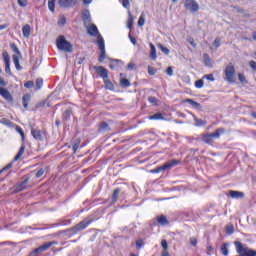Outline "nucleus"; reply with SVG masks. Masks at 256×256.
I'll return each instance as SVG.
<instances>
[{"mask_svg": "<svg viewBox=\"0 0 256 256\" xmlns=\"http://www.w3.org/2000/svg\"><path fill=\"white\" fill-rule=\"evenodd\" d=\"M24 87L26 89H33V87H35V83L33 81H27L25 84H24Z\"/></svg>", "mask_w": 256, "mask_h": 256, "instance_id": "obj_42", "label": "nucleus"}, {"mask_svg": "<svg viewBox=\"0 0 256 256\" xmlns=\"http://www.w3.org/2000/svg\"><path fill=\"white\" fill-rule=\"evenodd\" d=\"M31 135L36 139V141H43V132H41V130L32 128Z\"/></svg>", "mask_w": 256, "mask_h": 256, "instance_id": "obj_13", "label": "nucleus"}, {"mask_svg": "<svg viewBox=\"0 0 256 256\" xmlns=\"http://www.w3.org/2000/svg\"><path fill=\"white\" fill-rule=\"evenodd\" d=\"M5 71L7 75H13V73L11 72V63H5Z\"/></svg>", "mask_w": 256, "mask_h": 256, "instance_id": "obj_43", "label": "nucleus"}, {"mask_svg": "<svg viewBox=\"0 0 256 256\" xmlns=\"http://www.w3.org/2000/svg\"><path fill=\"white\" fill-rule=\"evenodd\" d=\"M220 45H221V39L216 38V39L214 40V42H213V46H214V47H220Z\"/></svg>", "mask_w": 256, "mask_h": 256, "instance_id": "obj_54", "label": "nucleus"}, {"mask_svg": "<svg viewBox=\"0 0 256 256\" xmlns=\"http://www.w3.org/2000/svg\"><path fill=\"white\" fill-rule=\"evenodd\" d=\"M229 243L225 242L222 244L221 248H220V252L224 255L227 256L229 255Z\"/></svg>", "mask_w": 256, "mask_h": 256, "instance_id": "obj_27", "label": "nucleus"}, {"mask_svg": "<svg viewBox=\"0 0 256 256\" xmlns=\"http://www.w3.org/2000/svg\"><path fill=\"white\" fill-rule=\"evenodd\" d=\"M17 131L21 135L22 140H24L25 139V132L23 131V129L21 127H17Z\"/></svg>", "mask_w": 256, "mask_h": 256, "instance_id": "obj_52", "label": "nucleus"}, {"mask_svg": "<svg viewBox=\"0 0 256 256\" xmlns=\"http://www.w3.org/2000/svg\"><path fill=\"white\" fill-rule=\"evenodd\" d=\"M188 43H190V45L195 49V47H197V44L195 43V41L193 40V38H188L187 39Z\"/></svg>", "mask_w": 256, "mask_h": 256, "instance_id": "obj_56", "label": "nucleus"}, {"mask_svg": "<svg viewBox=\"0 0 256 256\" xmlns=\"http://www.w3.org/2000/svg\"><path fill=\"white\" fill-rule=\"evenodd\" d=\"M167 75H169V77H173V67L169 66L166 70Z\"/></svg>", "mask_w": 256, "mask_h": 256, "instance_id": "obj_53", "label": "nucleus"}, {"mask_svg": "<svg viewBox=\"0 0 256 256\" xmlns=\"http://www.w3.org/2000/svg\"><path fill=\"white\" fill-rule=\"evenodd\" d=\"M148 101L149 103H151L152 105H157V98L155 96H150L148 97Z\"/></svg>", "mask_w": 256, "mask_h": 256, "instance_id": "obj_48", "label": "nucleus"}, {"mask_svg": "<svg viewBox=\"0 0 256 256\" xmlns=\"http://www.w3.org/2000/svg\"><path fill=\"white\" fill-rule=\"evenodd\" d=\"M29 101H31V94H25V95L22 97V103H23L24 109H28V107H29Z\"/></svg>", "mask_w": 256, "mask_h": 256, "instance_id": "obj_21", "label": "nucleus"}, {"mask_svg": "<svg viewBox=\"0 0 256 256\" xmlns=\"http://www.w3.org/2000/svg\"><path fill=\"white\" fill-rule=\"evenodd\" d=\"M0 95L1 97H3V99L8 101V103H11L13 101V96L11 95V92L7 90V88L0 87Z\"/></svg>", "mask_w": 256, "mask_h": 256, "instance_id": "obj_12", "label": "nucleus"}, {"mask_svg": "<svg viewBox=\"0 0 256 256\" xmlns=\"http://www.w3.org/2000/svg\"><path fill=\"white\" fill-rule=\"evenodd\" d=\"M111 62H110V65H109V67H110V69H115V68H117V67H121V65H123V61H121V60H119V59H111L110 60Z\"/></svg>", "mask_w": 256, "mask_h": 256, "instance_id": "obj_19", "label": "nucleus"}, {"mask_svg": "<svg viewBox=\"0 0 256 256\" xmlns=\"http://www.w3.org/2000/svg\"><path fill=\"white\" fill-rule=\"evenodd\" d=\"M150 57L152 61H155L157 59V49L155 48V45H153V43H150Z\"/></svg>", "mask_w": 256, "mask_h": 256, "instance_id": "obj_22", "label": "nucleus"}, {"mask_svg": "<svg viewBox=\"0 0 256 256\" xmlns=\"http://www.w3.org/2000/svg\"><path fill=\"white\" fill-rule=\"evenodd\" d=\"M192 117L195 121L196 127H205V125H207V121L197 118V116H195L194 114H192Z\"/></svg>", "mask_w": 256, "mask_h": 256, "instance_id": "obj_20", "label": "nucleus"}, {"mask_svg": "<svg viewBox=\"0 0 256 256\" xmlns=\"http://www.w3.org/2000/svg\"><path fill=\"white\" fill-rule=\"evenodd\" d=\"M122 7H124V9H130L131 8V0H123Z\"/></svg>", "mask_w": 256, "mask_h": 256, "instance_id": "obj_41", "label": "nucleus"}, {"mask_svg": "<svg viewBox=\"0 0 256 256\" xmlns=\"http://www.w3.org/2000/svg\"><path fill=\"white\" fill-rule=\"evenodd\" d=\"M223 133H225V128H218L214 133L203 134L202 141L206 145H213L215 139H219Z\"/></svg>", "mask_w": 256, "mask_h": 256, "instance_id": "obj_3", "label": "nucleus"}, {"mask_svg": "<svg viewBox=\"0 0 256 256\" xmlns=\"http://www.w3.org/2000/svg\"><path fill=\"white\" fill-rule=\"evenodd\" d=\"M127 69H128L129 71H132V69H135V64H134V63H129V64L127 65Z\"/></svg>", "mask_w": 256, "mask_h": 256, "instance_id": "obj_62", "label": "nucleus"}, {"mask_svg": "<svg viewBox=\"0 0 256 256\" xmlns=\"http://www.w3.org/2000/svg\"><path fill=\"white\" fill-rule=\"evenodd\" d=\"M224 75V79L227 81V83H230L231 85L235 83V67L233 66V64H229L228 66H226Z\"/></svg>", "mask_w": 256, "mask_h": 256, "instance_id": "obj_6", "label": "nucleus"}, {"mask_svg": "<svg viewBox=\"0 0 256 256\" xmlns=\"http://www.w3.org/2000/svg\"><path fill=\"white\" fill-rule=\"evenodd\" d=\"M128 29H133V14L128 10V20H127Z\"/></svg>", "mask_w": 256, "mask_h": 256, "instance_id": "obj_32", "label": "nucleus"}, {"mask_svg": "<svg viewBox=\"0 0 256 256\" xmlns=\"http://www.w3.org/2000/svg\"><path fill=\"white\" fill-rule=\"evenodd\" d=\"M229 195L230 197H232V199H243V197H245V194L243 192L235 190L229 191Z\"/></svg>", "mask_w": 256, "mask_h": 256, "instance_id": "obj_16", "label": "nucleus"}, {"mask_svg": "<svg viewBox=\"0 0 256 256\" xmlns=\"http://www.w3.org/2000/svg\"><path fill=\"white\" fill-rule=\"evenodd\" d=\"M238 79H239L240 83H245V75L238 74Z\"/></svg>", "mask_w": 256, "mask_h": 256, "instance_id": "obj_59", "label": "nucleus"}, {"mask_svg": "<svg viewBox=\"0 0 256 256\" xmlns=\"http://www.w3.org/2000/svg\"><path fill=\"white\" fill-rule=\"evenodd\" d=\"M60 225H71V220H61Z\"/></svg>", "mask_w": 256, "mask_h": 256, "instance_id": "obj_61", "label": "nucleus"}, {"mask_svg": "<svg viewBox=\"0 0 256 256\" xmlns=\"http://www.w3.org/2000/svg\"><path fill=\"white\" fill-rule=\"evenodd\" d=\"M121 193V188L114 189L112 193V203H117V200L119 199V194Z\"/></svg>", "mask_w": 256, "mask_h": 256, "instance_id": "obj_23", "label": "nucleus"}, {"mask_svg": "<svg viewBox=\"0 0 256 256\" xmlns=\"http://www.w3.org/2000/svg\"><path fill=\"white\" fill-rule=\"evenodd\" d=\"M0 87H7V82L0 76Z\"/></svg>", "mask_w": 256, "mask_h": 256, "instance_id": "obj_58", "label": "nucleus"}, {"mask_svg": "<svg viewBox=\"0 0 256 256\" xmlns=\"http://www.w3.org/2000/svg\"><path fill=\"white\" fill-rule=\"evenodd\" d=\"M157 73V69L152 66H148V75H155Z\"/></svg>", "mask_w": 256, "mask_h": 256, "instance_id": "obj_47", "label": "nucleus"}, {"mask_svg": "<svg viewBox=\"0 0 256 256\" xmlns=\"http://www.w3.org/2000/svg\"><path fill=\"white\" fill-rule=\"evenodd\" d=\"M145 25V14H141L138 20V27H143Z\"/></svg>", "mask_w": 256, "mask_h": 256, "instance_id": "obj_38", "label": "nucleus"}, {"mask_svg": "<svg viewBox=\"0 0 256 256\" xmlns=\"http://www.w3.org/2000/svg\"><path fill=\"white\" fill-rule=\"evenodd\" d=\"M149 119L151 121H161V120H163V114L162 113L153 114V115L149 116Z\"/></svg>", "mask_w": 256, "mask_h": 256, "instance_id": "obj_30", "label": "nucleus"}, {"mask_svg": "<svg viewBox=\"0 0 256 256\" xmlns=\"http://www.w3.org/2000/svg\"><path fill=\"white\" fill-rule=\"evenodd\" d=\"M43 88V78L36 79V90L39 91Z\"/></svg>", "mask_w": 256, "mask_h": 256, "instance_id": "obj_37", "label": "nucleus"}, {"mask_svg": "<svg viewBox=\"0 0 256 256\" xmlns=\"http://www.w3.org/2000/svg\"><path fill=\"white\" fill-rule=\"evenodd\" d=\"M144 245H145V243L143 242V239H138V240L136 241V247H137L138 249H141L142 247H144Z\"/></svg>", "mask_w": 256, "mask_h": 256, "instance_id": "obj_44", "label": "nucleus"}, {"mask_svg": "<svg viewBox=\"0 0 256 256\" xmlns=\"http://www.w3.org/2000/svg\"><path fill=\"white\" fill-rule=\"evenodd\" d=\"M94 71L101 77V79H109V71L103 66H94Z\"/></svg>", "mask_w": 256, "mask_h": 256, "instance_id": "obj_9", "label": "nucleus"}, {"mask_svg": "<svg viewBox=\"0 0 256 256\" xmlns=\"http://www.w3.org/2000/svg\"><path fill=\"white\" fill-rule=\"evenodd\" d=\"M44 173H45V169L41 168L40 170H38V171L36 172L35 177H36L37 179H39L40 177H43V174H44Z\"/></svg>", "mask_w": 256, "mask_h": 256, "instance_id": "obj_46", "label": "nucleus"}, {"mask_svg": "<svg viewBox=\"0 0 256 256\" xmlns=\"http://www.w3.org/2000/svg\"><path fill=\"white\" fill-rule=\"evenodd\" d=\"M190 245H192V247H197V238L191 237L190 238Z\"/></svg>", "mask_w": 256, "mask_h": 256, "instance_id": "obj_51", "label": "nucleus"}, {"mask_svg": "<svg viewBox=\"0 0 256 256\" xmlns=\"http://www.w3.org/2000/svg\"><path fill=\"white\" fill-rule=\"evenodd\" d=\"M249 65H250L251 69H253V71H256V62L255 61L251 60L249 62Z\"/></svg>", "mask_w": 256, "mask_h": 256, "instance_id": "obj_57", "label": "nucleus"}, {"mask_svg": "<svg viewBox=\"0 0 256 256\" xmlns=\"http://www.w3.org/2000/svg\"><path fill=\"white\" fill-rule=\"evenodd\" d=\"M204 83H205V82L203 81V79L197 80V81L195 82V87H196V89H203Z\"/></svg>", "mask_w": 256, "mask_h": 256, "instance_id": "obj_40", "label": "nucleus"}, {"mask_svg": "<svg viewBox=\"0 0 256 256\" xmlns=\"http://www.w3.org/2000/svg\"><path fill=\"white\" fill-rule=\"evenodd\" d=\"M203 79H207L208 81H215V77L213 76V74L204 75Z\"/></svg>", "mask_w": 256, "mask_h": 256, "instance_id": "obj_50", "label": "nucleus"}, {"mask_svg": "<svg viewBox=\"0 0 256 256\" xmlns=\"http://www.w3.org/2000/svg\"><path fill=\"white\" fill-rule=\"evenodd\" d=\"M157 222L163 227H165V225H169V220H167V217H165L164 215L158 216Z\"/></svg>", "mask_w": 256, "mask_h": 256, "instance_id": "obj_28", "label": "nucleus"}, {"mask_svg": "<svg viewBox=\"0 0 256 256\" xmlns=\"http://www.w3.org/2000/svg\"><path fill=\"white\" fill-rule=\"evenodd\" d=\"M2 57L5 63H11V57L9 56V53L6 50L3 51Z\"/></svg>", "mask_w": 256, "mask_h": 256, "instance_id": "obj_36", "label": "nucleus"}, {"mask_svg": "<svg viewBox=\"0 0 256 256\" xmlns=\"http://www.w3.org/2000/svg\"><path fill=\"white\" fill-rule=\"evenodd\" d=\"M57 0H48V9L51 13H55V3Z\"/></svg>", "mask_w": 256, "mask_h": 256, "instance_id": "obj_34", "label": "nucleus"}, {"mask_svg": "<svg viewBox=\"0 0 256 256\" xmlns=\"http://www.w3.org/2000/svg\"><path fill=\"white\" fill-rule=\"evenodd\" d=\"M27 183H29V177L24 178V180L16 185L17 191H23L27 189Z\"/></svg>", "mask_w": 256, "mask_h": 256, "instance_id": "obj_17", "label": "nucleus"}, {"mask_svg": "<svg viewBox=\"0 0 256 256\" xmlns=\"http://www.w3.org/2000/svg\"><path fill=\"white\" fill-rule=\"evenodd\" d=\"M56 46L59 51H65L66 53H73V45L71 42L65 39V36H59L56 40Z\"/></svg>", "mask_w": 256, "mask_h": 256, "instance_id": "obj_4", "label": "nucleus"}, {"mask_svg": "<svg viewBox=\"0 0 256 256\" xmlns=\"http://www.w3.org/2000/svg\"><path fill=\"white\" fill-rule=\"evenodd\" d=\"M183 103H189V105H192L194 109H201V104L199 102H195V100L191 98L183 100Z\"/></svg>", "mask_w": 256, "mask_h": 256, "instance_id": "obj_18", "label": "nucleus"}, {"mask_svg": "<svg viewBox=\"0 0 256 256\" xmlns=\"http://www.w3.org/2000/svg\"><path fill=\"white\" fill-rule=\"evenodd\" d=\"M128 37H129L132 44L137 45V39H135V37L131 36V34H129Z\"/></svg>", "mask_w": 256, "mask_h": 256, "instance_id": "obj_60", "label": "nucleus"}, {"mask_svg": "<svg viewBox=\"0 0 256 256\" xmlns=\"http://www.w3.org/2000/svg\"><path fill=\"white\" fill-rule=\"evenodd\" d=\"M226 233H227L228 235H233V233H234V227H233V225H230V226H227V227H226Z\"/></svg>", "mask_w": 256, "mask_h": 256, "instance_id": "obj_45", "label": "nucleus"}, {"mask_svg": "<svg viewBox=\"0 0 256 256\" xmlns=\"http://www.w3.org/2000/svg\"><path fill=\"white\" fill-rule=\"evenodd\" d=\"M23 37H29L31 35V26L26 24L22 27Z\"/></svg>", "mask_w": 256, "mask_h": 256, "instance_id": "obj_24", "label": "nucleus"}, {"mask_svg": "<svg viewBox=\"0 0 256 256\" xmlns=\"http://www.w3.org/2000/svg\"><path fill=\"white\" fill-rule=\"evenodd\" d=\"M18 5L20 7H26L27 6V0H18Z\"/></svg>", "mask_w": 256, "mask_h": 256, "instance_id": "obj_55", "label": "nucleus"}, {"mask_svg": "<svg viewBox=\"0 0 256 256\" xmlns=\"http://www.w3.org/2000/svg\"><path fill=\"white\" fill-rule=\"evenodd\" d=\"M184 7L190 13H197L199 11V3L195 0H184Z\"/></svg>", "mask_w": 256, "mask_h": 256, "instance_id": "obj_8", "label": "nucleus"}, {"mask_svg": "<svg viewBox=\"0 0 256 256\" xmlns=\"http://www.w3.org/2000/svg\"><path fill=\"white\" fill-rule=\"evenodd\" d=\"M90 223H93V219L85 218L84 220L79 222L77 225L73 226L70 229L65 230L64 233L68 237H73V235H77V233H80V231L87 229Z\"/></svg>", "mask_w": 256, "mask_h": 256, "instance_id": "obj_2", "label": "nucleus"}, {"mask_svg": "<svg viewBox=\"0 0 256 256\" xmlns=\"http://www.w3.org/2000/svg\"><path fill=\"white\" fill-rule=\"evenodd\" d=\"M0 123L2 125H6V127H12L13 126V122L7 118H2Z\"/></svg>", "mask_w": 256, "mask_h": 256, "instance_id": "obj_35", "label": "nucleus"}, {"mask_svg": "<svg viewBox=\"0 0 256 256\" xmlns=\"http://www.w3.org/2000/svg\"><path fill=\"white\" fill-rule=\"evenodd\" d=\"M104 85H105V89H107L108 91H113L115 89V85H113V82H111L109 78H106L104 80Z\"/></svg>", "mask_w": 256, "mask_h": 256, "instance_id": "obj_25", "label": "nucleus"}, {"mask_svg": "<svg viewBox=\"0 0 256 256\" xmlns=\"http://www.w3.org/2000/svg\"><path fill=\"white\" fill-rule=\"evenodd\" d=\"M58 5L62 9H71L77 5V0H58Z\"/></svg>", "mask_w": 256, "mask_h": 256, "instance_id": "obj_10", "label": "nucleus"}, {"mask_svg": "<svg viewBox=\"0 0 256 256\" xmlns=\"http://www.w3.org/2000/svg\"><path fill=\"white\" fill-rule=\"evenodd\" d=\"M161 245H162L163 251H167V249H169V244H167V240H162Z\"/></svg>", "mask_w": 256, "mask_h": 256, "instance_id": "obj_49", "label": "nucleus"}, {"mask_svg": "<svg viewBox=\"0 0 256 256\" xmlns=\"http://www.w3.org/2000/svg\"><path fill=\"white\" fill-rule=\"evenodd\" d=\"M23 153H25V144H22L17 155L14 157L13 161H19L21 157H23Z\"/></svg>", "mask_w": 256, "mask_h": 256, "instance_id": "obj_26", "label": "nucleus"}, {"mask_svg": "<svg viewBox=\"0 0 256 256\" xmlns=\"http://www.w3.org/2000/svg\"><path fill=\"white\" fill-rule=\"evenodd\" d=\"M71 115H73V111L71 109H67L63 113V119L66 121H71Z\"/></svg>", "mask_w": 256, "mask_h": 256, "instance_id": "obj_31", "label": "nucleus"}, {"mask_svg": "<svg viewBox=\"0 0 256 256\" xmlns=\"http://www.w3.org/2000/svg\"><path fill=\"white\" fill-rule=\"evenodd\" d=\"M120 87L127 89V87H131V82L129 81V79L120 78Z\"/></svg>", "mask_w": 256, "mask_h": 256, "instance_id": "obj_29", "label": "nucleus"}, {"mask_svg": "<svg viewBox=\"0 0 256 256\" xmlns=\"http://www.w3.org/2000/svg\"><path fill=\"white\" fill-rule=\"evenodd\" d=\"M160 51H162V53H164V55H169L170 51H169V48L163 46L162 44H159L158 45Z\"/></svg>", "mask_w": 256, "mask_h": 256, "instance_id": "obj_39", "label": "nucleus"}, {"mask_svg": "<svg viewBox=\"0 0 256 256\" xmlns=\"http://www.w3.org/2000/svg\"><path fill=\"white\" fill-rule=\"evenodd\" d=\"M161 256H170L169 251L163 250L162 253H161Z\"/></svg>", "mask_w": 256, "mask_h": 256, "instance_id": "obj_64", "label": "nucleus"}, {"mask_svg": "<svg viewBox=\"0 0 256 256\" xmlns=\"http://www.w3.org/2000/svg\"><path fill=\"white\" fill-rule=\"evenodd\" d=\"M163 171H167V168L165 167V164L160 166V167H157V168H154V169L150 170V173L157 174V173H163Z\"/></svg>", "mask_w": 256, "mask_h": 256, "instance_id": "obj_33", "label": "nucleus"}, {"mask_svg": "<svg viewBox=\"0 0 256 256\" xmlns=\"http://www.w3.org/2000/svg\"><path fill=\"white\" fill-rule=\"evenodd\" d=\"M107 131H111L109 124L105 121L100 122L98 124V133H107Z\"/></svg>", "mask_w": 256, "mask_h": 256, "instance_id": "obj_14", "label": "nucleus"}, {"mask_svg": "<svg viewBox=\"0 0 256 256\" xmlns=\"http://www.w3.org/2000/svg\"><path fill=\"white\" fill-rule=\"evenodd\" d=\"M55 245V242H46L39 246L38 248L34 249L32 252H30L29 256H39L43 251H47L48 249H51Z\"/></svg>", "mask_w": 256, "mask_h": 256, "instance_id": "obj_7", "label": "nucleus"}, {"mask_svg": "<svg viewBox=\"0 0 256 256\" xmlns=\"http://www.w3.org/2000/svg\"><path fill=\"white\" fill-rule=\"evenodd\" d=\"M176 165H181V160L172 159L164 164V166L166 167V170L171 169L172 167H176Z\"/></svg>", "mask_w": 256, "mask_h": 256, "instance_id": "obj_15", "label": "nucleus"}, {"mask_svg": "<svg viewBox=\"0 0 256 256\" xmlns=\"http://www.w3.org/2000/svg\"><path fill=\"white\" fill-rule=\"evenodd\" d=\"M83 61H85V58H77V60H76V63H77V65H81L82 63H83Z\"/></svg>", "mask_w": 256, "mask_h": 256, "instance_id": "obj_63", "label": "nucleus"}, {"mask_svg": "<svg viewBox=\"0 0 256 256\" xmlns=\"http://www.w3.org/2000/svg\"><path fill=\"white\" fill-rule=\"evenodd\" d=\"M10 49L16 54L12 56L13 63L15 65V68L17 71H21L23 69V66L19 63V60L21 59V51H19V48L17 47L16 43L10 44Z\"/></svg>", "mask_w": 256, "mask_h": 256, "instance_id": "obj_5", "label": "nucleus"}, {"mask_svg": "<svg viewBox=\"0 0 256 256\" xmlns=\"http://www.w3.org/2000/svg\"><path fill=\"white\" fill-rule=\"evenodd\" d=\"M82 21H83L84 27L86 25H91V12L89 11V9H84L82 11Z\"/></svg>", "mask_w": 256, "mask_h": 256, "instance_id": "obj_11", "label": "nucleus"}, {"mask_svg": "<svg viewBox=\"0 0 256 256\" xmlns=\"http://www.w3.org/2000/svg\"><path fill=\"white\" fill-rule=\"evenodd\" d=\"M84 27H86L87 33L88 35H90V37H97L98 40L96 41V44L98 45V49L100 51L98 61L99 63H103V61H105V57H107L105 51V39H103V36L101 35V33H99L97 25L87 24Z\"/></svg>", "mask_w": 256, "mask_h": 256, "instance_id": "obj_1", "label": "nucleus"}]
</instances>
